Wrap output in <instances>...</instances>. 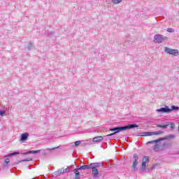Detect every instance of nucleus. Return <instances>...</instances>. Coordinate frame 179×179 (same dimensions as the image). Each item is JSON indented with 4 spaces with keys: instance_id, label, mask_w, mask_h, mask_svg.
I'll list each match as a JSON object with an SVG mask.
<instances>
[{
    "instance_id": "obj_28",
    "label": "nucleus",
    "mask_w": 179,
    "mask_h": 179,
    "mask_svg": "<svg viewBox=\"0 0 179 179\" xmlns=\"http://www.w3.org/2000/svg\"><path fill=\"white\" fill-rule=\"evenodd\" d=\"M53 174H54L55 177H58V176H61V173H59V171H58V170L57 171L54 172Z\"/></svg>"
},
{
    "instance_id": "obj_27",
    "label": "nucleus",
    "mask_w": 179,
    "mask_h": 179,
    "mask_svg": "<svg viewBox=\"0 0 179 179\" xmlns=\"http://www.w3.org/2000/svg\"><path fill=\"white\" fill-rule=\"evenodd\" d=\"M133 158L134 159V162H138L139 156H138V154H134Z\"/></svg>"
},
{
    "instance_id": "obj_30",
    "label": "nucleus",
    "mask_w": 179,
    "mask_h": 179,
    "mask_svg": "<svg viewBox=\"0 0 179 179\" xmlns=\"http://www.w3.org/2000/svg\"><path fill=\"white\" fill-rule=\"evenodd\" d=\"M75 166H76V164H73L68 167H69V170H75V169H74Z\"/></svg>"
},
{
    "instance_id": "obj_4",
    "label": "nucleus",
    "mask_w": 179,
    "mask_h": 179,
    "mask_svg": "<svg viewBox=\"0 0 179 179\" xmlns=\"http://www.w3.org/2000/svg\"><path fill=\"white\" fill-rule=\"evenodd\" d=\"M150 162V158L148 156H144L143 157L142 163L140 166V171L143 172L146 171V163H149Z\"/></svg>"
},
{
    "instance_id": "obj_25",
    "label": "nucleus",
    "mask_w": 179,
    "mask_h": 179,
    "mask_svg": "<svg viewBox=\"0 0 179 179\" xmlns=\"http://www.w3.org/2000/svg\"><path fill=\"white\" fill-rule=\"evenodd\" d=\"M10 163V159L9 158H6L4 162V166H8Z\"/></svg>"
},
{
    "instance_id": "obj_9",
    "label": "nucleus",
    "mask_w": 179,
    "mask_h": 179,
    "mask_svg": "<svg viewBox=\"0 0 179 179\" xmlns=\"http://www.w3.org/2000/svg\"><path fill=\"white\" fill-rule=\"evenodd\" d=\"M41 152V150H29L27 152L22 153V156H26V155H31V154H36V153H40Z\"/></svg>"
},
{
    "instance_id": "obj_17",
    "label": "nucleus",
    "mask_w": 179,
    "mask_h": 179,
    "mask_svg": "<svg viewBox=\"0 0 179 179\" xmlns=\"http://www.w3.org/2000/svg\"><path fill=\"white\" fill-rule=\"evenodd\" d=\"M16 155H20V152H14L9 153L7 156H6V157H10L12 156H16Z\"/></svg>"
},
{
    "instance_id": "obj_7",
    "label": "nucleus",
    "mask_w": 179,
    "mask_h": 179,
    "mask_svg": "<svg viewBox=\"0 0 179 179\" xmlns=\"http://www.w3.org/2000/svg\"><path fill=\"white\" fill-rule=\"evenodd\" d=\"M29 139V133L26 132L21 135L20 141V142H24Z\"/></svg>"
},
{
    "instance_id": "obj_14",
    "label": "nucleus",
    "mask_w": 179,
    "mask_h": 179,
    "mask_svg": "<svg viewBox=\"0 0 179 179\" xmlns=\"http://www.w3.org/2000/svg\"><path fill=\"white\" fill-rule=\"evenodd\" d=\"M162 141H163V139L161 138H159V139H157V140H153V141H148L147 143V145H152L153 143H158V142H162Z\"/></svg>"
},
{
    "instance_id": "obj_2",
    "label": "nucleus",
    "mask_w": 179,
    "mask_h": 179,
    "mask_svg": "<svg viewBox=\"0 0 179 179\" xmlns=\"http://www.w3.org/2000/svg\"><path fill=\"white\" fill-rule=\"evenodd\" d=\"M133 128H139V125L136 124H129L125 126L110 128L109 131H111L113 133L108 134L106 136H113L115 135V134H118L119 132H122V131H127V129H132Z\"/></svg>"
},
{
    "instance_id": "obj_1",
    "label": "nucleus",
    "mask_w": 179,
    "mask_h": 179,
    "mask_svg": "<svg viewBox=\"0 0 179 179\" xmlns=\"http://www.w3.org/2000/svg\"><path fill=\"white\" fill-rule=\"evenodd\" d=\"M103 162H94L90 164L89 165L80 166L78 169V170H92L93 178H99V177H101V175L97 169L103 167Z\"/></svg>"
},
{
    "instance_id": "obj_13",
    "label": "nucleus",
    "mask_w": 179,
    "mask_h": 179,
    "mask_svg": "<svg viewBox=\"0 0 179 179\" xmlns=\"http://www.w3.org/2000/svg\"><path fill=\"white\" fill-rule=\"evenodd\" d=\"M176 138V136L174 134H170L168 136H166L164 138H161V139H162V141H167V139H174Z\"/></svg>"
},
{
    "instance_id": "obj_20",
    "label": "nucleus",
    "mask_w": 179,
    "mask_h": 179,
    "mask_svg": "<svg viewBox=\"0 0 179 179\" xmlns=\"http://www.w3.org/2000/svg\"><path fill=\"white\" fill-rule=\"evenodd\" d=\"M170 110H171V111H178L179 107L173 105L171 106V108H170Z\"/></svg>"
},
{
    "instance_id": "obj_29",
    "label": "nucleus",
    "mask_w": 179,
    "mask_h": 179,
    "mask_svg": "<svg viewBox=\"0 0 179 179\" xmlns=\"http://www.w3.org/2000/svg\"><path fill=\"white\" fill-rule=\"evenodd\" d=\"M166 31H168V33H174V29H173V28H168L166 29Z\"/></svg>"
},
{
    "instance_id": "obj_15",
    "label": "nucleus",
    "mask_w": 179,
    "mask_h": 179,
    "mask_svg": "<svg viewBox=\"0 0 179 179\" xmlns=\"http://www.w3.org/2000/svg\"><path fill=\"white\" fill-rule=\"evenodd\" d=\"M137 166H138V162L134 161L133 162V164H132V166H131L132 169H133V171H136L138 170Z\"/></svg>"
},
{
    "instance_id": "obj_21",
    "label": "nucleus",
    "mask_w": 179,
    "mask_h": 179,
    "mask_svg": "<svg viewBox=\"0 0 179 179\" xmlns=\"http://www.w3.org/2000/svg\"><path fill=\"white\" fill-rule=\"evenodd\" d=\"M28 51H31V50H33V43L29 42L27 47Z\"/></svg>"
},
{
    "instance_id": "obj_33",
    "label": "nucleus",
    "mask_w": 179,
    "mask_h": 179,
    "mask_svg": "<svg viewBox=\"0 0 179 179\" xmlns=\"http://www.w3.org/2000/svg\"><path fill=\"white\" fill-rule=\"evenodd\" d=\"M59 174H64V169H60L58 170Z\"/></svg>"
},
{
    "instance_id": "obj_16",
    "label": "nucleus",
    "mask_w": 179,
    "mask_h": 179,
    "mask_svg": "<svg viewBox=\"0 0 179 179\" xmlns=\"http://www.w3.org/2000/svg\"><path fill=\"white\" fill-rule=\"evenodd\" d=\"M169 124L167 123L166 124H157V128H163V129H166L167 127H169Z\"/></svg>"
},
{
    "instance_id": "obj_10",
    "label": "nucleus",
    "mask_w": 179,
    "mask_h": 179,
    "mask_svg": "<svg viewBox=\"0 0 179 179\" xmlns=\"http://www.w3.org/2000/svg\"><path fill=\"white\" fill-rule=\"evenodd\" d=\"M137 136H152V131L139 133Z\"/></svg>"
},
{
    "instance_id": "obj_3",
    "label": "nucleus",
    "mask_w": 179,
    "mask_h": 179,
    "mask_svg": "<svg viewBox=\"0 0 179 179\" xmlns=\"http://www.w3.org/2000/svg\"><path fill=\"white\" fill-rule=\"evenodd\" d=\"M167 40H169V38L162 34H156L154 36V41L158 44H162V43L167 41Z\"/></svg>"
},
{
    "instance_id": "obj_8",
    "label": "nucleus",
    "mask_w": 179,
    "mask_h": 179,
    "mask_svg": "<svg viewBox=\"0 0 179 179\" xmlns=\"http://www.w3.org/2000/svg\"><path fill=\"white\" fill-rule=\"evenodd\" d=\"M80 171L78 168L73 169L74 171V179H80Z\"/></svg>"
},
{
    "instance_id": "obj_19",
    "label": "nucleus",
    "mask_w": 179,
    "mask_h": 179,
    "mask_svg": "<svg viewBox=\"0 0 179 179\" xmlns=\"http://www.w3.org/2000/svg\"><path fill=\"white\" fill-rule=\"evenodd\" d=\"M160 149V145L156 144L154 145L153 150L154 152H159V150Z\"/></svg>"
},
{
    "instance_id": "obj_5",
    "label": "nucleus",
    "mask_w": 179,
    "mask_h": 179,
    "mask_svg": "<svg viewBox=\"0 0 179 179\" xmlns=\"http://www.w3.org/2000/svg\"><path fill=\"white\" fill-rule=\"evenodd\" d=\"M164 51L166 54H169V55H173L174 57H178L179 55V51L177 49H171L167 47L164 48Z\"/></svg>"
},
{
    "instance_id": "obj_18",
    "label": "nucleus",
    "mask_w": 179,
    "mask_h": 179,
    "mask_svg": "<svg viewBox=\"0 0 179 179\" xmlns=\"http://www.w3.org/2000/svg\"><path fill=\"white\" fill-rule=\"evenodd\" d=\"M152 135H162L164 134V131H151Z\"/></svg>"
},
{
    "instance_id": "obj_36",
    "label": "nucleus",
    "mask_w": 179,
    "mask_h": 179,
    "mask_svg": "<svg viewBox=\"0 0 179 179\" xmlns=\"http://www.w3.org/2000/svg\"><path fill=\"white\" fill-rule=\"evenodd\" d=\"M163 146H167V143H164Z\"/></svg>"
},
{
    "instance_id": "obj_34",
    "label": "nucleus",
    "mask_w": 179,
    "mask_h": 179,
    "mask_svg": "<svg viewBox=\"0 0 179 179\" xmlns=\"http://www.w3.org/2000/svg\"><path fill=\"white\" fill-rule=\"evenodd\" d=\"M47 36L50 37V36H54V32H50L47 34Z\"/></svg>"
},
{
    "instance_id": "obj_35",
    "label": "nucleus",
    "mask_w": 179,
    "mask_h": 179,
    "mask_svg": "<svg viewBox=\"0 0 179 179\" xmlns=\"http://www.w3.org/2000/svg\"><path fill=\"white\" fill-rule=\"evenodd\" d=\"M155 167H156V165H153V166L151 167L150 171H151V170H153V169H155Z\"/></svg>"
},
{
    "instance_id": "obj_32",
    "label": "nucleus",
    "mask_w": 179,
    "mask_h": 179,
    "mask_svg": "<svg viewBox=\"0 0 179 179\" xmlns=\"http://www.w3.org/2000/svg\"><path fill=\"white\" fill-rule=\"evenodd\" d=\"M82 142L80 141H77L74 143L75 146H79V145Z\"/></svg>"
},
{
    "instance_id": "obj_22",
    "label": "nucleus",
    "mask_w": 179,
    "mask_h": 179,
    "mask_svg": "<svg viewBox=\"0 0 179 179\" xmlns=\"http://www.w3.org/2000/svg\"><path fill=\"white\" fill-rule=\"evenodd\" d=\"M112 3H114L115 5H118V3H120V2H122V0H111Z\"/></svg>"
},
{
    "instance_id": "obj_23",
    "label": "nucleus",
    "mask_w": 179,
    "mask_h": 179,
    "mask_svg": "<svg viewBox=\"0 0 179 179\" xmlns=\"http://www.w3.org/2000/svg\"><path fill=\"white\" fill-rule=\"evenodd\" d=\"M55 149H57V148H48L46 150H42L43 152V155H47V151L49 150L50 152V150H55Z\"/></svg>"
},
{
    "instance_id": "obj_6",
    "label": "nucleus",
    "mask_w": 179,
    "mask_h": 179,
    "mask_svg": "<svg viewBox=\"0 0 179 179\" xmlns=\"http://www.w3.org/2000/svg\"><path fill=\"white\" fill-rule=\"evenodd\" d=\"M157 113H171V110L169 106H166L164 108H161L159 109H157Z\"/></svg>"
},
{
    "instance_id": "obj_24",
    "label": "nucleus",
    "mask_w": 179,
    "mask_h": 179,
    "mask_svg": "<svg viewBox=\"0 0 179 179\" xmlns=\"http://www.w3.org/2000/svg\"><path fill=\"white\" fill-rule=\"evenodd\" d=\"M70 171H73V169H69V167H68V166L66 169H64V174L66 173H70Z\"/></svg>"
},
{
    "instance_id": "obj_11",
    "label": "nucleus",
    "mask_w": 179,
    "mask_h": 179,
    "mask_svg": "<svg viewBox=\"0 0 179 179\" xmlns=\"http://www.w3.org/2000/svg\"><path fill=\"white\" fill-rule=\"evenodd\" d=\"M103 139H104V138L101 136H99L93 138L92 141L94 142H96V143H99V142H101V141H103Z\"/></svg>"
},
{
    "instance_id": "obj_12",
    "label": "nucleus",
    "mask_w": 179,
    "mask_h": 179,
    "mask_svg": "<svg viewBox=\"0 0 179 179\" xmlns=\"http://www.w3.org/2000/svg\"><path fill=\"white\" fill-rule=\"evenodd\" d=\"M24 162H33V158H27L21 161H17V162H14L13 164H19V163H23Z\"/></svg>"
},
{
    "instance_id": "obj_31",
    "label": "nucleus",
    "mask_w": 179,
    "mask_h": 179,
    "mask_svg": "<svg viewBox=\"0 0 179 179\" xmlns=\"http://www.w3.org/2000/svg\"><path fill=\"white\" fill-rule=\"evenodd\" d=\"M171 131L176 128V124L174 123H171V127H170Z\"/></svg>"
},
{
    "instance_id": "obj_37",
    "label": "nucleus",
    "mask_w": 179,
    "mask_h": 179,
    "mask_svg": "<svg viewBox=\"0 0 179 179\" xmlns=\"http://www.w3.org/2000/svg\"><path fill=\"white\" fill-rule=\"evenodd\" d=\"M0 170H1V168H0Z\"/></svg>"
},
{
    "instance_id": "obj_26",
    "label": "nucleus",
    "mask_w": 179,
    "mask_h": 179,
    "mask_svg": "<svg viewBox=\"0 0 179 179\" xmlns=\"http://www.w3.org/2000/svg\"><path fill=\"white\" fill-rule=\"evenodd\" d=\"M5 115H6V111L0 110V117H5Z\"/></svg>"
}]
</instances>
